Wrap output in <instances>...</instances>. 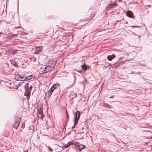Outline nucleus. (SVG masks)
<instances>
[{
  "mask_svg": "<svg viewBox=\"0 0 152 152\" xmlns=\"http://www.w3.org/2000/svg\"><path fill=\"white\" fill-rule=\"evenodd\" d=\"M115 57L114 55L112 54L111 55H109L107 57L108 60L110 61H111L113 58Z\"/></svg>",
  "mask_w": 152,
  "mask_h": 152,
  "instance_id": "9b49d317",
  "label": "nucleus"
},
{
  "mask_svg": "<svg viewBox=\"0 0 152 152\" xmlns=\"http://www.w3.org/2000/svg\"><path fill=\"white\" fill-rule=\"evenodd\" d=\"M58 87L59 86L58 84H55L51 87L53 88L54 90Z\"/></svg>",
  "mask_w": 152,
  "mask_h": 152,
  "instance_id": "f3484780",
  "label": "nucleus"
},
{
  "mask_svg": "<svg viewBox=\"0 0 152 152\" xmlns=\"http://www.w3.org/2000/svg\"><path fill=\"white\" fill-rule=\"evenodd\" d=\"M54 89L53 88L51 87L49 90L48 91V94L49 95V97H50L51 96L52 92L53 91Z\"/></svg>",
  "mask_w": 152,
  "mask_h": 152,
  "instance_id": "2eb2a0df",
  "label": "nucleus"
},
{
  "mask_svg": "<svg viewBox=\"0 0 152 152\" xmlns=\"http://www.w3.org/2000/svg\"><path fill=\"white\" fill-rule=\"evenodd\" d=\"M147 6H149V7H150V6H151V5H147Z\"/></svg>",
  "mask_w": 152,
  "mask_h": 152,
  "instance_id": "cd10ccee",
  "label": "nucleus"
},
{
  "mask_svg": "<svg viewBox=\"0 0 152 152\" xmlns=\"http://www.w3.org/2000/svg\"><path fill=\"white\" fill-rule=\"evenodd\" d=\"M79 120L74 119V125L75 126L76 125L77 123Z\"/></svg>",
  "mask_w": 152,
  "mask_h": 152,
  "instance_id": "aec40b11",
  "label": "nucleus"
},
{
  "mask_svg": "<svg viewBox=\"0 0 152 152\" xmlns=\"http://www.w3.org/2000/svg\"><path fill=\"white\" fill-rule=\"evenodd\" d=\"M72 144L73 143L72 142H69L63 146V148H66Z\"/></svg>",
  "mask_w": 152,
  "mask_h": 152,
  "instance_id": "f8f14e48",
  "label": "nucleus"
},
{
  "mask_svg": "<svg viewBox=\"0 0 152 152\" xmlns=\"http://www.w3.org/2000/svg\"><path fill=\"white\" fill-rule=\"evenodd\" d=\"M134 73V72H131V73H130V74H132V73Z\"/></svg>",
  "mask_w": 152,
  "mask_h": 152,
  "instance_id": "bb28decb",
  "label": "nucleus"
},
{
  "mask_svg": "<svg viewBox=\"0 0 152 152\" xmlns=\"http://www.w3.org/2000/svg\"><path fill=\"white\" fill-rule=\"evenodd\" d=\"M54 67H47V66H42L40 68V69H42V73H47L50 71H51L54 69Z\"/></svg>",
  "mask_w": 152,
  "mask_h": 152,
  "instance_id": "f257e3e1",
  "label": "nucleus"
},
{
  "mask_svg": "<svg viewBox=\"0 0 152 152\" xmlns=\"http://www.w3.org/2000/svg\"><path fill=\"white\" fill-rule=\"evenodd\" d=\"M32 128H33V127H32V126H31V127H30V128H29V129H32Z\"/></svg>",
  "mask_w": 152,
  "mask_h": 152,
  "instance_id": "5701e85b",
  "label": "nucleus"
},
{
  "mask_svg": "<svg viewBox=\"0 0 152 152\" xmlns=\"http://www.w3.org/2000/svg\"><path fill=\"white\" fill-rule=\"evenodd\" d=\"M2 44V42L0 41V45Z\"/></svg>",
  "mask_w": 152,
  "mask_h": 152,
  "instance_id": "b1692460",
  "label": "nucleus"
},
{
  "mask_svg": "<svg viewBox=\"0 0 152 152\" xmlns=\"http://www.w3.org/2000/svg\"><path fill=\"white\" fill-rule=\"evenodd\" d=\"M26 77V76H20V81H24L25 80L26 78L25 77Z\"/></svg>",
  "mask_w": 152,
  "mask_h": 152,
  "instance_id": "a211bd4d",
  "label": "nucleus"
},
{
  "mask_svg": "<svg viewBox=\"0 0 152 152\" xmlns=\"http://www.w3.org/2000/svg\"><path fill=\"white\" fill-rule=\"evenodd\" d=\"M126 24H127V22H126Z\"/></svg>",
  "mask_w": 152,
  "mask_h": 152,
  "instance_id": "7c9ffc66",
  "label": "nucleus"
},
{
  "mask_svg": "<svg viewBox=\"0 0 152 152\" xmlns=\"http://www.w3.org/2000/svg\"><path fill=\"white\" fill-rule=\"evenodd\" d=\"M21 83H20V85H21Z\"/></svg>",
  "mask_w": 152,
  "mask_h": 152,
  "instance_id": "2f4dec72",
  "label": "nucleus"
},
{
  "mask_svg": "<svg viewBox=\"0 0 152 152\" xmlns=\"http://www.w3.org/2000/svg\"><path fill=\"white\" fill-rule=\"evenodd\" d=\"M30 88L29 87V88H31H31H32V86L31 85L29 86Z\"/></svg>",
  "mask_w": 152,
  "mask_h": 152,
  "instance_id": "4be33fe9",
  "label": "nucleus"
},
{
  "mask_svg": "<svg viewBox=\"0 0 152 152\" xmlns=\"http://www.w3.org/2000/svg\"><path fill=\"white\" fill-rule=\"evenodd\" d=\"M42 47H36V48L35 53L36 54H39L40 52L42 51Z\"/></svg>",
  "mask_w": 152,
  "mask_h": 152,
  "instance_id": "0eeeda50",
  "label": "nucleus"
},
{
  "mask_svg": "<svg viewBox=\"0 0 152 152\" xmlns=\"http://www.w3.org/2000/svg\"><path fill=\"white\" fill-rule=\"evenodd\" d=\"M85 146L82 144L78 145L77 146V150L80 151L83 149L84 148H85Z\"/></svg>",
  "mask_w": 152,
  "mask_h": 152,
  "instance_id": "423d86ee",
  "label": "nucleus"
},
{
  "mask_svg": "<svg viewBox=\"0 0 152 152\" xmlns=\"http://www.w3.org/2000/svg\"><path fill=\"white\" fill-rule=\"evenodd\" d=\"M55 63L52 60H48L46 61L43 66H47V67H54Z\"/></svg>",
  "mask_w": 152,
  "mask_h": 152,
  "instance_id": "7ed1b4c3",
  "label": "nucleus"
},
{
  "mask_svg": "<svg viewBox=\"0 0 152 152\" xmlns=\"http://www.w3.org/2000/svg\"><path fill=\"white\" fill-rule=\"evenodd\" d=\"M132 26V27H136V26Z\"/></svg>",
  "mask_w": 152,
  "mask_h": 152,
  "instance_id": "c85d7f7f",
  "label": "nucleus"
},
{
  "mask_svg": "<svg viewBox=\"0 0 152 152\" xmlns=\"http://www.w3.org/2000/svg\"><path fill=\"white\" fill-rule=\"evenodd\" d=\"M109 66H110L112 68H115L117 67L115 65V64H111L110 63L108 62H105V63L104 66L106 68L108 67Z\"/></svg>",
  "mask_w": 152,
  "mask_h": 152,
  "instance_id": "1a4fd4ad",
  "label": "nucleus"
},
{
  "mask_svg": "<svg viewBox=\"0 0 152 152\" xmlns=\"http://www.w3.org/2000/svg\"><path fill=\"white\" fill-rule=\"evenodd\" d=\"M75 116V119L79 120L80 116V113L78 111H77L75 113V115H74Z\"/></svg>",
  "mask_w": 152,
  "mask_h": 152,
  "instance_id": "6e6552de",
  "label": "nucleus"
},
{
  "mask_svg": "<svg viewBox=\"0 0 152 152\" xmlns=\"http://www.w3.org/2000/svg\"><path fill=\"white\" fill-rule=\"evenodd\" d=\"M112 5L113 6H117V5L116 3H114L112 4Z\"/></svg>",
  "mask_w": 152,
  "mask_h": 152,
  "instance_id": "412c9836",
  "label": "nucleus"
},
{
  "mask_svg": "<svg viewBox=\"0 0 152 152\" xmlns=\"http://www.w3.org/2000/svg\"><path fill=\"white\" fill-rule=\"evenodd\" d=\"M81 68H82V69L80 71H79L80 72H82L83 71L86 70V67L85 64H83L81 66Z\"/></svg>",
  "mask_w": 152,
  "mask_h": 152,
  "instance_id": "ddd939ff",
  "label": "nucleus"
},
{
  "mask_svg": "<svg viewBox=\"0 0 152 152\" xmlns=\"http://www.w3.org/2000/svg\"><path fill=\"white\" fill-rule=\"evenodd\" d=\"M126 15L127 16H129L130 18H133V16L132 15V12L130 11H129L126 13Z\"/></svg>",
  "mask_w": 152,
  "mask_h": 152,
  "instance_id": "9d476101",
  "label": "nucleus"
},
{
  "mask_svg": "<svg viewBox=\"0 0 152 152\" xmlns=\"http://www.w3.org/2000/svg\"><path fill=\"white\" fill-rule=\"evenodd\" d=\"M26 80H28L31 79V77L30 76H26L25 77Z\"/></svg>",
  "mask_w": 152,
  "mask_h": 152,
  "instance_id": "6ab92c4d",
  "label": "nucleus"
},
{
  "mask_svg": "<svg viewBox=\"0 0 152 152\" xmlns=\"http://www.w3.org/2000/svg\"><path fill=\"white\" fill-rule=\"evenodd\" d=\"M75 126L74 125L73 126H72V129H73V128H74V126Z\"/></svg>",
  "mask_w": 152,
  "mask_h": 152,
  "instance_id": "393cba45",
  "label": "nucleus"
},
{
  "mask_svg": "<svg viewBox=\"0 0 152 152\" xmlns=\"http://www.w3.org/2000/svg\"><path fill=\"white\" fill-rule=\"evenodd\" d=\"M20 75H16L15 76V79L16 80L18 81H20Z\"/></svg>",
  "mask_w": 152,
  "mask_h": 152,
  "instance_id": "4468645a",
  "label": "nucleus"
},
{
  "mask_svg": "<svg viewBox=\"0 0 152 152\" xmlns=\"http://www.w3.org/2000/svg\"><path fill=\"white\" fill-rule=\"evenodd\" d=\"M42 108L43 107L42 105L39 106L38 105L37 107L38 115V116H40L41 118H43Z\"/></svg>",
  "mask_w": 152,
  "mask_h": 152,
  "instance_id": "f03ea898",
  "label": "nucleus"
},
{
  "mask_svg": "<svg viewBox=\"0 0 152 152\" xmlns=\"http://www.w3.org/2000/svg\"><path fill=\"white\" fill-rule=\"evenodd\" d=\"M113 96H111V97H110V98H113Z\"/></svg>",
  "mask_w": 152,
  "mask_h": 152,
  "instance_id": "a878e982",
  "label": "nucleus"
},
{
  "mask_svg": "<svg viewBox=\"0 0 152 152\" xmlns=\"http://www.w3.org/2000/svg\"><path fill=\"white\" fill-rule=\"evenodd\" d=\"M102 106L104 107H107L108 108H111V106L110 105H109L107 103H104Z\"/></svg>",
  "mask_w": 152,
  "mask_h": 152,
  "instance_id": "dca6fc26",
  "label": "nucleus"
},
{
  "mask_svg": "<svg viewBox=\"0 0 152 152\" xmlns=\"http://www.w3.org/2000/svg\"><path fill=\"white\" fill-rule=\"evenodd\" d=\"M29 84L26 83L25 86V94L28 96L30 95L31 92V88H29Z\"/></svg>",
  "mask_w": 152,
  "mask_h": 152,
  "instance_id": "20e7f679",
  "label": "nucleus"
},
{
  "mask_svg": "<svg viewBox=\"0 0 152 152\" xmlns=\"http://www.w3.org/2000/svg\"><path fill=\"white\" fill-rule=\"evenodd\" d=\"M20 119H18L16 120L15 121V124H14V128L16 129H17V128L18 127L19 125L20 124Z\"/></svg>",
  "mask_w": 152,
  "mask_h": 152,
  "instance_id": "39448f33",
  "label": "nucleus"
},
{
  "mask_svg": "<svg viewBox=\"0 0 152 152\" xmlns=\"http://www.w3.org/2000/svg\"><path fill=\"white\" fill-rule=\"evenodd\" d=\"M148 11H147V13H148Z\"/></svg>",
  "mask_w": 152,
  "mask_h": 152,
  "instance_id": "c756f323",
  "label": "nucleus"
}]
</instances>
